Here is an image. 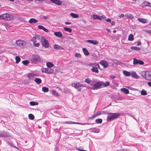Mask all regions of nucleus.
I'll list each match as a JSON object with an SVG mask.
<instances>
[{"label":"nucleus","instance_id":"nucleus-17","mask_svg":"<svg viewBox=\"0 0 151 151\" xmlns=\"http://www.w3.org/2000/svg\"><path fill=\"white\" fill-rule=\"evenodd\" d=\"M38 28L40 29H42L44 30V31L46 32H49V30L48 29H46L45 28L44 26H42L41 25H39L38 26Z\"/></svg>","mask_w":151,"mask_h":151},{"label":"nucleus","instance_id":"nucleus-3","mask_svg":"<svg viewBox=\"0 0 151 151\" xmlns=\"http://www.w3.org/2000/svg\"><path fill=\"white\" fill-rule=\"evenodd\" d=\"M41 60L40 57L37 55H33L31 59V61L32 63H36L37 62L40 61Z\"/></svg>","mask_w":151,"mask_h":151},{"label":"nucleus","instance_id":"nucleus-11","mask_svg":"<svg viewBox=\"0 0 151 151\" xmlns=\"http://www.w3.org/2000/svg\"><path fill=\"white\" fill-rule=\"evenodd\" d=\"M100 63L105 68L108 67L109 66L108 63L106 60H102L100 62Z\"/></svg>","mask_w":151,"mask_h":151},{"label":"nucleus","instance_id":"nucleus-20","mask_svg":"<svg viewBox=\"0 0 151 151\" xmlns=\"http://www.w3.org/2000/svg\"><path fill=\"white\" fill-rule=\"evenodd\" d=\"M125 16L127 17V19H129L132 20L134 18L133 15L131 14H125Z\"/></svg>","mask_w":151,"mask_h":151},{"label":"nucleus","instance_id":"nucleus-19","mask_svg":"<svg viewBox=\"0 0 151 151\" xmlns=\"http://www.w3.org/2000/svg\"><path fill=\"white\" fill-rule=\"evenodd\" d=\"M138 20L140 22L143 24L147 23V19L144 18L138 19Z\"/></svg>","mask_w":151,"mask_h":151},{"label":"nucleus","instance_id":"nucleus-18","mask_svg":"<svg viewBox=\"0 0 151 151\" xmlns=\"http://www.w3.org/2000/svg\"><path fill=\"white\" fill-rule=\"evenodd\" d=\"M88 65L89 66H91L92 68L94 66L100 67L99 64H97L96 63H88Z\"/></svg>","mask_w":151,"mask_h":151},{"label":"nucleus","instance_id":"nucleus-60","mask_svg":"<svg viewBox=\"0 0 151 151\" xmlns=\"http://www.w3.org/2000/svg\"><path fill=\"white\" fill-rule=\"evenodd\" d=\"M101 114V113L100 112H98L96 114V115H99Z\"/></svg>","mask_w":151,"mask_h":151},{"label":"nucleus","instance_id":"nucleus-1","mask_svg":"<svg viewBox=\"0 0 151 151\" xmlns=\"http://www.w3.org/2000/svg\"><path fill=\"white\" fill-rule=\"evenodd\" d=\"M120 116L119 113H109L108 114L107 117V120L108 121H110L115 119Z\"/></svg>","mask_w":151,"mask_h":151},{"label":"nucleus","instance_id":"nucleus-50","mask_svg":"<svg viewBox=\"0 0 151 151\" xmlns=\"http://www.w3.org/2000/svg\"><path fill=\"white\" fill-rule=\"evenodd\" d=\"M36 36H37V37H38V38L37 39L36 38V40H37V41L38 40H39V41L40 40L41 41V38L42 36H41L40 35H36Z\"/></svg>","mask_w":151,"mask_h":151},{"label":"nucleus","instance_id":"nucleus-48","mask_svg":"<svg viewBox=\"0 0 151 151\" xmlns=\"http://www.w3.org/2000/svg\"><path fill=\"white\" fill-rule=\"evenodd\" d=\"M98 15L96 14H93V19H98Z\"/></svg>","mask_w":151,"mask_h":151},{"label":"nucleus","instance_id":"nucleus-25","mask_svg":"<svg viewBox=\"0 0 151 151\" xmlns=\"http://www.w3.org/2000/svg\"><path fill=\"white\" fill-rule=\"evenodd\" d=\"M34 81L37 84H40L42 82L41 80L39 78H36L35 79Z\"/></svg>","mask_w":151,"mask_h":151},{"label":"nucleus","instance_id":"nucleus-39","mask_svg":"<svg viewBox=\"0 0 151 151\" xmlns=\"http://www.w3.org/2000/svg\"><path fill=\"white\" fill-rule=\"evenodd\" d=\"M64 124H77L76 122H73L71 121H67L65 122L64 123Z\"/></svg>","mask_w":151,"mask_h":151},{"label":"nucleus","instance_id":"nucleus-56","mask_svg":"<svg viewBox=\"0 0 151 151\" xmlns=\"http://www.w3.org/2000/svg\"><path fill=\"white\" fill-rule=\"evenodd\" d=\"M3 14L0 15V20H4Z\"/></svg>","mask_w":151,"mask_h":151},{"label":"nucleus","instance_id":"nucleus-59","mask_svg":"<svg viewBox=\"0 0 151 151\" xmlns=\"http://www.w3.org/2000/svg\"><path fill=\"white\" fill-rule=\"evenodd\" d=\"M48 18L47 17V16H43L42 17V19L44 20H46Z\"/></svg>","mask_w":151,"mask_h":151},{"label":"nucleus","instance_id":"nucleus-40","mask_svg":"<svg viewBox=\"0 0 151 151\" xmlns=\"http://www.w3.org/2000/svg\"><path fill=\"white\" fill-rule=\"evenodd\" d=\"M149 3L147 1H145L143 2L142 5V6H149Z\"/></svg>","mask_w":151,"mask_h":151},{"label":"nucleus","instance_id":"nucleus-10","mask_svg":"<svg viewBox=\"0 0 151 151\" xmlns=\"http://www.w3.org/2000/svg\"><path fill=\"white\" fill-rule=\"evenodd\" d=\"M72 86L75 88H80V87H84V86H83V84H81L80 83L78 82V83H73L72 84Z\"/></svg>","mask_w":151,"mask_h":151},{"label":"nucleus","instance_id":"nucleus-49","mask_svg":"<svg viewBox=\"0 0 151 151\" xmlns=\"http://www.w3.org/2000/svg\"><path fill=\"white\" fill-rule=\"evenodd\" d=\"M36 42H33V45L35 47H38L40 45V43L39 42L36 43Z\"/></svg>","mask_w":151,"mask_h":151},{"label":"nucleus","instance_id":"nucleus-22","mask_svg":"<svg viewBox=\"0 0 151 151\" xmlns=\"http://www.w3.org/2000/svg\"><path fill=\"white\" fill-rule=\"evenodd\" d=\"M89 130H91V132L96 133H99L100 132V129L98 128H91Z\"/></svg>","mask_w":151,"mask_h":151},{"label":"nucleus","instance_id":"nucleus-36","mask_svg":"<svg viewBox=\"0 0 151 151\" xmlns=\"http://www.w3.org/2000/svg\"><path fill=\"white\" fill-rule=\"evenodd\" d=\"M85 82L88 84H91L92 81L90 78H87L85 79Z\"/></svg>","mask_w":151,"mask_h":151},{"label":"nucleus","instance_id":"nucleus-30","mask_svg":"<svg viewBox=\"0 0 151 151\" xmlns=\"http://www.w3.org/2000/svg\"><path fill=\"white\" fill-rule=\"evenodd\" d=\"M15 59L16 60L15 63L17 64L19 63L21 60V58L18 56H16L15 57Z\"/></svg>","mask_w":151,"mask_h":151},{"label":"nucleus","instance_id":"nucleus-12","mask_svg":"<svg viewBox=\"0 0 151 151\" xmlns=\"http://www.w3.org/2000/svg\"><path fill=\"white\" fill-rule=\"evenodd\" d=\"M52 2L58 5H60L62 4V1L59 0H50Z\"/></svg>","mask_w":151,"mask_h":151},{"label":"nucleus","instance_id":"nucleus-42","mask_svg":"<svg viewBox=\"0 0 151 151\" xmlns=\"http://www.w3.org/2000/svg\"><path fill=\"white\" fill-rule=\"evenodd\" d=\"M131 48L132 50H139L140 49V48L137 47H131Z\"/></svg>","mask_w":151,"mask_h":151},{"label":"nucleus","instance_id":"nucleus-4","mask_svg":"<svg viewBox=\"0 0 151 151\" xmlns=\"http://www.w3.org/2000/svg\"><path fill=\"white\" fill-rule=\"evenodd\" d=\"M42 46L45 48H48L49 46L48 41L43 37H42L41 40Z\"/></svg>","mask_w":151,"mask_h":151},{"label":"nucleus","instance_id":"nucleus-53","mask_svg":"<svg viewBox=\"0 0 151 151\" xmlns=\"http://www.w3.org/2000/svg\"><path fill=\"white\" fill-rule=\"evenodd\" d=\"M75 56L76 57L80 58L81 57V55L79 53H76L75 54Z\"/></svg>","mask_w":151,"mask_h":151},{"label":"nucleus","instance_id":"nucleus-23","mask_svg":"<svg viewBox=\"0 0 151 151\" xmlns=\"http://www.w3.org/2000/svg\"><path fill=\"white\" fill-rule=\"evenodd\" d=\"M28 22L30 23H35L38 22V20L34 18H31L29 21Z\"/></svg>","mask_w":151,"mask_h":151},{"label":"nucleus","instance_id":"nucleus-38","mask_svg":"<svg viewBox=\"0 0 151 151\" xmlns=\"http://www.w3.org/2000/svg\"><path fill=\"white\" fill-rule=\"evenodd\" d=\"M95 122L96 123H101L102 122V120L101 119H98L96 120Z\"/></svg>","mask_w":151,"mask_h":151},{"label":"nucleus","instance_id":"nucleus-28","mask_svg":"<svg viewBox=\"0 0 151 151\" xmlns=\"http://www.w3.org/2000/svg\"><path fill=\"white\" fill-rule=\"evenodd\" d=\"M47 73L48 74H52L53 71V70L50 68H47Z\"/></svg>","mask_w":151,"mask_h":151},{"label":"nucleus","instance_id":"nucleus-41","mask_svg":"<svg viewBox=\"0 0 151 151\" xmlns=\"http://www.w3.org/2000/svg\"><path fill=\"white\" fill-rule=\"evenodd\" d=\"M29 118L31 120L34 119L35 117L32 114H29L28 115Z\"/></svg>","mask_w":151,"mask_h":151},{"label":"nucleus","instance_id":"nucleus-8","mask_svg":"<svg viewBox=\"0 0 151 151\" xmlns=\"http://www.w3.org/2000/svg\"><path fill=\"white\" fill-rule=\"evenodd\" d=\"M39 76L35 73H32L29 74L28 75L27 77L30 80H34L35 77H37Z\"/></svg>","mask_w":151,"mask_h":151},{"label":"nucleus","instance_id":"nucleus-24","mask_svg":"<svg viewBox=\"0 0 151 151\" xmlns=\"http://www.w3.org/2000/svg\"><path fill=\"white\" fill-rule=\"evenodd\" d=\"M123 74L126 76H131V72H128V71L124 70L123 71Z\"/></svg>","mask_w":151,"mask_h":151},{"label":"nucleus","instance_id":"nucleus-21","mask_svg":"<svg viewBox=\"0 0 151 151\" xmlns=\"http://www.w3.org/2000/svg\"><path fill=\"white\" fill-rule=\"evenodd\" d=\"M54 49L55 50H64V49L63 47L57 44H55L54 45Z\"/></svg>","mask_w":151,"mask_h":151},{"label":"nucleus","instance_id":"nucleus-16","mask_svg":"<svg viewBox=\"0 0 151 151\" xmlns=\"http://www.w3.org/2000/svg\"><path fill=\"white\" fill-rule=\"evenodd\" d=\"M54 35L56 36L62 38L63 35L60 32H56L54 33Z\"/></svg>","mask_w":151,"mask_h":151},{"label":"nucleus","instance_id":"nucleus-13","mask_svg":"<svg viewBox=\"0 0 151 151\" xmlns=\"http://www.w3.org/2000/svg\"><path fill=\"white\" fill-rule=\"evenodd\" d=\"M131 76L132 77L136 79L138 78L139 77L138 75L136 72L134 71L131 72Z\"/></svg>","mask_w":151,"mask_h":151},{"label":"nucleus","instance_id":"nucleus-6","mask_svg":"<svg viewBox=\"0 0 151 151\" xmlns=\"http://www.w3.org/2000/svg\"><path fill=\"white\" fill-rule=\"evenodd\" d=\"M16 43L17 46L20 47H22L24 45H25L26 44L25 41L20 40H17Z\"/></svg>","mask_w":151,"mask_h":151},{"label":"nucleus","instance_id":"nucleus-29","mask_svg":"<svg viewBox=\"0 0 151 151\" xmlns=\"http://www.w3.org/2000/svg\"><path fill=\"white\" fill-rule=\"evenodd\" d=\"M83 51L84 52V54L86 56L88 55L89 53L86 48H83Z\"/></svg>","mask_w":151,"mask_h":151},{"label":"nucleus","instance_id":"nucleus-34","mask_svg":"<svg viewBox=\"0 0 151 151\" xmlns=\"http://www.w3.org/2000/svg\"><path fill=\"white\" fill-rule=\"evenodd\" d=\"M42 90L44 92H47L49 91V89L46 87H43L42 88Z\"/></svg>","mask_w":151,"mask_h":151},{"label":"nucleus","instance_id":"nucleus-27","mask_svg":"<svg viewBox=\"0 0 151 151\" xmlns=\"http://www.w3.org/2000/svg\"><path fill=\"white\" fill-rule=\"evenodd\" d=\"M121 91H122L124 93L127 94L129 93V90L125 88H123L121 89Z\"/></svg>","mask_w":151,"mask_h":151},{"label":"nucleus","instance_id":"nucleus-14","mask_svg":"<svg viewBox=\"0 0 151 151\" xmlns=\"http://www.w3.org/2000/svg\"><path fill=\"white\" fill-rule=\"evenodd\" d=\"M87 41L88 42L95 45H97L99 43L98 41L96 40H87Z\"/></svg>","mask_w":151,"mask_h":151},{"label":"nucleus","instance_id":"nucleus-58","mask_svg":"<svg viewBox=\"0 0 151 151\" xmlns=\"http://www.w3.org/2000/svg\"><path fill=\"white\" fill-rule=\"evenodd\" d=\"M110 22V24H111V25H115V22H114V21H111Z\"/></svg>","mask_w":151,"mask_h":151},{"label":"nucleus","instance_id":"nucleus-64","mask_svg":"<svg viewBox=\"0 0 151 151\" xmlns=\"http://www.w3.org/2000/svg\"><path fill=\"white\" fill-rule=\"evenodd\" d=\"M147 84L149 86L151 87V82H148Z\"/></svg>","mask_w":151,"mask_h":151},{"label":"nucleus","instance_id":"nucleus-43","mask_svg":"<svg viewBox=\"0 0 151 151\" xmlns=\"http://www.w3.org/2000/svg\"><path fill=\"white\" fill-rule=\"evenodd\" d=\"M8 137V135L4 132L3 133L0 134V137Z\"/></svg>","mask_w":151,"mask_h":151},{"label":"nucleus","instance_id":"nucleus-33","mask_svg":"<svg viewBox=\"0 0 151 151\" xmlns=\"http://www.w3.org/2000/svg\"><path fill=\"white\" fill-rule=\"evenodd\" d=\"M38 36H36V35L34 36V37H33L32 39H31V41L33 42H37V41L36 40V38L37 39H38V37H37Z\"/></svg>","mask_w":151,"mask_h":151},{"label":"nucleus","instance_id":"nucleus-61","mask_svg":"<svg viewBox=\"0 0 151 151\" xmlns=\"http://www.w3.org/2000/svg\"><path fill=\"white\" fill-rule=\"evenodd\" d=\"M110 78H111L112 79H113L115 78L116 77H115V76H114L111 75L110 76Z\"/></svg>","mask_w":151,"mask_h":151},{"label":"nucleus","instance_id":"nucleus-32","mask_svg":"<svg viewBox=\"0 0 151 151\" xmlns=\"http://www.w3.org/2000/svg\"><path fill=\"white\" fill-rule=\"evenodd\" d=\"M128 40L130 41H132L134 40V37L131 34L129 35Z\"/></svg>","mask_w":151,"mask_h":151},{"label":"nucleus","instance_id":"nucleus-2","mask_svg":"<svg viewBox=\"0 0 151 151\" xmlns=\"http://www.w3.org/2000/svg\"><path fill=\"white\" fill-rule=\"evenodd\" d=\"M142 76L148 81H151V71H146L142 73Z\"/></svg>","mask_w":151,"mask_h":151},{"label":"nucleus","instance_id":"nucleus-46","mask_svg":"<svg viewBox=\"0 0 151 151\" xmlns=\"http://www.w3.org/2000/svg\"><path fill=\"white\" fill-rule=\"evenodd\" d=\"M110 83L108 81L106 82L105 83L103 84V86L104 87H106L109 85Z\"/></svg>","mask_w":151,"mask_h":151},{"label":"nucleus","instance_id":"nucleus-63","mask_svg":"<svg viewBox=\"0 0 151 151\" xmlns=\"http://www.w3.org/2000/svg\"><path fill=\"white\" fill-rule=\"evenodd\" d=\"M146 32L147 33H149L150 34H151V30H147L146 31Z\"/></svg>","mask_w":151,"mask_h":151},{"label":"nucleus","instance_id":"nucleus-5","mask_svg":"<svg viewBox=\"0 0 151 151\" xmlns=\"http://www.w3.org/2000/svg\"><path fill=\"white\" fill-rule=\"evenodd\" d=\"M4 20L7 21H10L12 20L14 18L12 14H9L7 13L3 14Z\"/></svg>","mask_w":151,"mask_h":151},{"label":"nucleus","instance_id":"nucleus-45","mask_svg":"<svg viewBox=\"0 0 151 151\" xmlns=\"http://www.w3.org/2000/svg\"><path fill=\"white\" fill-rule=\"evenodd\" d=\"M32 106H35L37 105L38 103L34 101H31L29 103Z\"/></svg>","mask_w":151,"mask_h":151},{"label":"nucleus","instance_id":"nucleus-44","mask_svg":"<svg viewBox=\"0 0 151 151\" xmlns=\"http://www.w3.org/2000/svg\"><path fill=\"white\" fill-rule=\"evenodd\" d=\"M22 63L24 65H27L29 63V61L27 60H24L22 61Z\"/></svg>","mask_w":151,"mask_h":151},{"label":"nucleus","instance_id":"nucleus-55","mask_svg":"<svg viewBox=\"0 0 151 151\" xmlns=\"http://www.w3.org/2000/svg\"><path fill=\"white\" fill-rule=\"evenodd\" d=\"M124 14H122L120 15H119L118 16V17H120V18H123L124 17Z\"/></svg>","mask_w":151,"mask_h":151},{"label":"nucleus","instance_id":"nucleus-37","mask_svg":"<svg viewBox=\"0 0 151 151\" xmlns=\"http://www.w3.org/2000/svg\"><path fill=\"white\" fill-rule=\"evenodd\" d=\"M63 29L65 30V31L66 32H68L69 33H70L72 32V29L70 28L64 27L63 28Z\"/></svg>","mask_w":151,"mask_h":151},{"label":"nucleus","instance_id":"nucleus-31","mask_svg":"<svg viewBox=\"0 0 151 151\" xmlns=\"http://www.w3.org/2000/svg\"><path fill=\"white\" fill-rule=\"evenodd\" d=\"M70 15L71 17L74 18H78L79 17V16L78 14L74 13H71Z\"/></svg>","mask_w":151,"mask_h":151},{"label":"nucleus","instance_id":"nucleus-15","mask_svg":"<svg viewBox=\"0 0 151 151\" xmlns=\"http://www.w3.org/2000/svg\"><path fill=\"white\" fill-rule=\"evenodd\" d=\"M99 67L94 66L91 69V70L93 72L98 73L99 72V71L98 69V68Z\"/></svg>","mask_w":151,"mask_h":151},{"label":"nucleus","instance_id":"nucleus-62","mask_svg":"<svg viewBox=\"0 0 151 151\" xmlns=\"http://www.w3.org/2000/svg\"><path fill=\"white\" fill-rule=\"evenodd\" d=\"M106 21L107 22H111V19H108L106 20Z\"/></svg>","mask_w":151,"mask_h":151},{"label":"nucleus","instance_id":"nucleus-54","mask_svg":"<svg viewBox=\"0 0 151 151\" xmlns=\"http://www.w3.org/2000/svg\"><path fill=\"white\" fill-rule=\"evenodd\" d=\"M101 20H102L103 19H106V17H105V16H104V15L101 16Z\"/></svg>","mask_w":151,"mask_h":151},{"label":"nucleus","instance_id":"nucleus-57","mask_svg":"<svg viewBox=\"0 0 151 151\" xmlns=\"http://www.w3.org/2000/svg\"><path fill=\"white\" fill-rule=\"evenodd\" d=\"M77 123L76 124H80L82 125H84L86 124V123H79L78 122H77Z\"/></svg>","mask_w":151,"mask_h":151},{"label":"nucleus","instance_id":"nucleus-51","mask_svg":"<svg viewBox=\"0 0 151 151\" xmlns=\"http://www.w3.org/2000/svg\"><path fill=\"white\" fill-rule=\"evenodd\" d=\"M47 68H43L42 69V72L43 73H47Z\"/></svg>","mask_w":151,"mask_h":151},{"label":"nucleus","instance_id":"nucleus-9","mask_svg":"<svg viewBox=\"0 0 151 151\" xmlns=\"http://www.w3.org/2000/svg\"><path fill=\"white\" fill-rule=\"evenodd\" d=\"M144 64V62L139 60H137L136 58L133 59V64L134 65H137L138 64L140 65H142Z\"/></svg>","mask_w":151,"mask_h":151},{"label":"nucleus","instance_id":"nucleus-35","mask_svg":"<svg viewBox=\"0 0 151 151\" xmlns=\"http://www.w3.org/2000/svg\"><path fill=\"white\" fill-rule=\"evenodd\" d=\"M141 95H142L145 96L147 95V92L145 90H142L141 92Z\"/></svg>","mask_w":151,"mask_h":151},{"label":"nucleus","instance_id":"nucleus-26","mask_svg":"<svg viewBox=\"0 0 151 151\" xmlns=\"http://www.w3.org/2000/svg\"><path fill=\"white\" fill-rule=\"evenodd\" d=\"M46 64L48 68L52 67L54 66V65L53 64L50 62H47Z\"/></svg>","mask_w":151,"mask_h":151},{"label":"nucleus","instance_id":"nucleus-47","mask_svg":"<svg viewBox=\"0 0 151 151\" xmlns=\"http://www.w3.org/2000/svg\"><path fill=\"white\" fill-rule=\"evenodd\" d=\"M52 93L54 95L56 96H58V93L55 90H53L52 91Z\"/></svg>","mask_w":151,"mask_h":151},{"label":"nucleus","instance_id":"nucleus-52","mask_svg":"<svg viewBox=\"0 0 151 151\" xmlns=\"http://www.w3.org/2000/svg\"><path fill=\"white\" fill-rule=\"evenodd\" d=\"M114 63H116L118 64H120L122 63L120 61H119L116 60H114Z\"/></svg>","mask_w":151,"mask_h":151},{"label":"nucleus","instance_id":"nucleus-7","mask_svg":"<svg viewBox=\"0 0 151 151\" xmlns=\"http://www.w3.org/2000/svg\"><path fill=\"white\" fill-rule=\"evenodd\" d=\"M102 85V83L101 82H98L95 83L93 86L89 88L90 89L95 90L99 88Z\"/></svg>","mask_w":151,"mask_h":151}]
</instances>
